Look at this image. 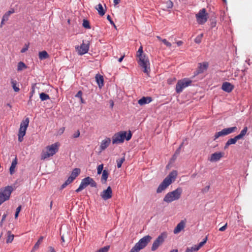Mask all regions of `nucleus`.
Returning a JSON list of instances; mask_svg holds the SVG:
<instances>
[{
  "instance_id": "cd10ccee",
  "label": "nucleus",
  "mask_w": 252,
  "mask_h": 252,
  "mask_svg": "<svg viewBox=\"0 0 252 252\" xmlns=\"http://www.w3.org/2000/svg\"><path fill=\"white\" fill-rule=\"evenodd\" d=\"M95 9L97 10L98 14L100 16H103L105 13V11L104 10L103 6L101 3H99L97 4L96 7Z\"/></svg>"
},
{
  "instance_id": "0e129e2a",
  "label": "nucleus",
  "mask_w": 252,
  "mask_h": 252,
  "mask_svg": "<svg viewBox=\"0 0 252 252\" xmlns=\"http://www.w3.org/2000/svg\"><path fill=\"white\" fill-rule=\"evenodd\" d=\"M6 217V214H4L2 216V219H1V222L3 221L5 219Z\"/></svg>"
},
{
  "instance_id": "79ce46f5",
  "label": "nucleus",
  "mask_w": 252,
  "mask_h": 252,
  "mask_svg": "<svg viewBox=\"0 0 252 252\" xmlns=\"http://www.w3.org/2000/svg\"><path fill=\"white\" fill-rule=\"evenodd\" d=\"M26 132L19 131L18 132V141L21 142L23 140V137L25 135Z\"/></svg>"
},
{
  "instance_id": "bb28decb",
  "label": "nucleus",
  "mask_w": 252,
  "mask_h": 252,
  "mask_svg": "<svg viewBox=\"0 0 252 252\" xmlns=\"http://www.w3.org/2000/svg\"><path fill=\"white\" fill-rule=\"evenodd\" d=\"M38 57L40 60H43L48 59L49 57V55L46 51H42L39 52Z\"/></svg>"
},
{
  "instance_id": "052dcab7",
  "label": "nucleus",
  "mask_w": 252,
  "mask_h": 252,
  "mask_svg": "<svg viewBox=\"0 0 252 252\" xmlns=\"http://www.w3.org/2000/svg\"><path fill=\"white\" fill-rule=\"evenodd\" d=\"M120 2V0H114V5H117L118 4H119Z\"/></svg>"
},
{
  "instance_id": "4c0bfd02",
  "label": "nucleus",
  "mask_w": 252,
  "mask_h": 252,
  "mask_svg": "<svg viewBox=\"0 0 252 252\" xmlns=\"http://www.w3.org/2000/svg\"><path fill=\"white\" fill-rule=\"evenodd\" d=\"M11 83L12 87L14 91L15 92H18L19 91L20 89H19V87L16 86L17 85L16 81L11 79Z\"/></svg>"
},
{
  "instance_id": "69168bd1",
  "label": "nucleus",
  "mask_w": 252,
  "mask_h": 252,
  "mask_svg": "<svg viewBox=\"0 0 252 252\" xmlns=\"http://www.w3.org/2000/svg\"><path fill=\"white\" fill-rule=\"evenodd\" d=\"M7 20H3V18L2 17L1 23H0V27H1L2 25L4 24V22L6 21Z\"/></svg>"
},
{
  "instance_id": "2eb2a0df",
  "label": "nucleus",
  "mask_w": 252,
  "mask_h": 252,
  "mask_svg": "<svg viewBox=\"0 0 252 252\" xmlns=\"http://www.w3.org/2000/svg\"><path fill=\"white\" fill-rule=\"evenodd\" d=\"M101 197L105 200L110 199L112 196V191L111 188L108 187L107 189L104 190L101 193Z\"/></svg>"
},
{
  "instance_id": "c9c22d12",
  "label": "nucleus",
  "mask_w": 252,
  "mask_h": 252,
  "mask_svg": "<svg viewBox=\"0 0 252 252\" xmlns=\"http://www.w3.org/2000/svg\"><path fill=\"white\" fill-rule=\"evenodd\" d=\"M43 239V237L41 236L39 238V239H38V240L37 241V242L36 243V244L33 246L32 251L36 250L37 249H38L39 248V245L42 243Z\"/></svg>"
},
{
  "instance_id": "09e8293b",
  "label": "nucleus",
  "mask_w": 252,
  "mask_h": 252,
  "mask_svg": "<svg viewBox=\"0 0 252 252\" xmlns=\"http://www.w3.org/2000/svg\"><path fill=\"white\" fill-rule=\"evenodd\" d=\"M29 47V44H25L24 45V47L21 50V52L23 53H25V52H26L28 50Z\"/></svg>"
},
{
  "instance_id": "0eeeda50",
  "label": "nucleus",
  "mask_w": 252,
  "mask_h": 252,
  "mask_svg": "<svg viewBox=\"0 0 252 252\" xmlns=\"http://www.w3.org/2000/svg\"><path fill=\"white\" fill-rule=\"evenodd\" d=\"M139 60L138 63L139 65L143 68V72L149 75L150 72V62L148 58L145 55L138 57Z\"/></svg>"
},
{
  "instance_id": "f03ea898",
  "label": "nucleus",
  "mask_w": 252,
  "mask_h": 252,
  "mask_svg": "<svg viewBox=\"0 0 252 252\" xmlns=\"http://www.w3.org/2000/svg\"><path fill=\"white\" fill-rule=\"evenodd\" d=\"M177 176V172L173 170L163 180L157 189V192L160 193L165 190L172 183L175 181Z\"/></svg>"
},
{
  "instance_id": "a19ab883",
  "label": "nucleus",
  "mask_w": 252,
  "mask_h": 252,
  "mask_svg": "<svg viewBox=\"0 0 252 252\" xmlns=\"http://www.w3.org/2000/svg\"><path fill=\"white\" fill-rule=\"evenodd\" d=\"M203 36V34L201 33L198 35L194 39V42L196 43L199 44L201 42L202 38Z\"/></svg>"
},
{
  "instance_id": "de8ad7c7",
  "label": "nucleus",
  "mask_w": 252,
  "mask_h": 252,
  "mask_svg": "<svg viewBox=\"0 0 252 252\" xmlns=\"http://www.w3.org/2000/svg\"><path fill=\"white\" fill-rule=\"evenodd\" d=\"M144 55V54H143V47L142 46H140L137 52V57H138Z\"/></svg>"
},
{
  "instance_id": "6ab92c4d",
  "label": "nucleus",
  "mask_w": 252,
  "mask_h": 252,
  "mask_svg": "<svg viewBox=\"0 0 252 252\" xmlns=\"http://www.w3.org/2000/svg\"><path fill=\"white\" fill-rule=\"evenodd\" d=\"M110 143H111V139L110 138L107 137V138H105L101 142V144H100V147H99L100 149V150L101 151L104 150L105 149H106L109 146Z\"/></svg>"
},
{
  "instance_id": "bf43d9fd",
  "label": "nucleus",
  "mask_w": 252,
  "mask_h": 252,
  "mask_svg": "<svg viewBox=\"0 0 252 252\" xmlns=\"http://www.w3.org/2000/svg\"><path fill=\"white\" fill-rule=\"evenodd\" d=\"M47 252H56L55 249L52 247H49L48 248V250Z\"/></svg>"
},
{
  "instance_id": "7ed1b4c3",
  "label": "nucleus",
  "mask_w": 252,
  "mask_h": 252,
  "mask_svg": "<svg viewBox=\"0 0 252 252\" xmlns=\"http://www.w3.org/2000/svg\"><path fill=\"white\" fill-rule=\"evenodd\" d=\"M132 137V133L130 131L127 133L126 131H121L114 134L112 136L113 144H118L123 143L125 139L126 141L129 140Z\"/></svg>"
},
{
  "instance_id": "6e6d98bb",
  "label": "nucleus",
  "mask_w": 252,
  "mask_h": 252,
  "mask_svg": "<svg viewBox=\"0 0 252 252\" xmlns=\"http://www.w3.org/2000/svg\"><path fill=\"white\" fill-rule=\"evenodd\" d=\"M82 91H79L78 92V93L75 95V97L80 98L82 97Z\"/></svg>"
},
{
  "instance_id": "37998d69",
  "label": "nucleus",
  "mask_w": 252,
  "mask_h": 252,
  "mask_svg": "<svg viewBox=\"0 0 252 252\" xmlns=\"http://www.w3.org/2000/svg\"><path fill=\"white\" fill-rule=\"evenodd\" d=\"M82 25L83 27L86 29H90L91 28V27L90 26V23L87 20H83Z\"/></svg>"
},
{
  "instance_id": "a18cd8bd",
  "label": "nucleus",
  "mask_w": 252,
  "mask_h": 252,
  "mask_svg": "<svg viewBox=\"0 0 252 252\" xmlns=\"http://www.w3.org/2000/svg\"><path fill=\"white\" fill-rule=\"evenodd\" d=\"M103 164L99 165L97 167V172L98 174H100L103 172Z\"/></svg>"
},
{
  "instance_id": "1a4fd4ad",
  "label": "nucleus",
  "mask_w": 252,
  "mask_h": 252,
  "mask_svg": "<svg viewBox=\"0 0 252 252\" xmlns=\"http://www.w3.org/2000/svg\"><path fill=\"white\" fill-rule=\"evenodd\" d=\"M192 83V81L188 78H184L178 81L176 86V91L177 93H181L183 89L189 86Z\"/></svg>"
},
{
  "instance_id": "49530a36",
  "label": "nucleus",
  "mask_w": 252,
  "mask_h": 252,
  "mask_svg": "<svg viewBox=\"0 0 252 252\" xmlns=\"http://www.w3.org/2000/svg\"><path fill=\"white\" fill-rule=\"evenodd\" d=\"M21 205H20L16 208V212H15V219H17L18 218L19 214L20 212L21 211Z\"/></svg>"
},
{
  "instance_id": "c03bdc74",
  "label": "nucleus",
  "mask_w": 252,
  "mask_h": 252,
  "mask_svg": "<svg viewBox=\"0 0 252 252\" xmlns=\"http://www.w3.org/2000/svg\"><path fill=\"white\" fill-rule=\"evenodd\" d=\"M110 249V246H106L99 249L96 252H108Z\"/></svg>"
},
{
  "instance_id": "680f3d73",
  "label": "nucleus",
  "mask_w": 252,
  "mask_h": 252,
  "mask_svg": "<svg viewBox=\"0 0 252 252\" xmlns=\"http://www.w3.org/2000/svg\"><path fill=\"white\" fill-rule=\"evenodd\" d=\"M183 42L182 41H178L177 42V44L178 46H180L183 44Z\"/></svg>"
},
{
  "instance_id": "c85d7f7f",
  "label": "nucleus",
  "mask_w": 252,
  "mask_h": 252,
  "mask_svg": "<svg viewBox=\"0 0 252 252\" xmlns=\"http://www.w3.org/2000/svg\"><path fill=\"white\" fill-rule=\"evenodd\" d=\"M108 177V172L106 170H104L102 172V177H101V182L103 184H104L106 182L107 178Z\"/></svg>"
},
{
  "instance_id": "473e14b6",
  "label": "nucleus",
  "mask_w": 252,
  "mask_h": 252,
  "mask_svg": "<svg viewBox=\"0 0 252 252\" xmlns=\"http://www.w3.org/2000/svg\"><path fill=\"white\" fill-rule=\"evenodd\" d=\"M165 6L163 8V10H166L167 9L172 8L173 6V3L170 0H167L165 2Z\"/></svg>"
},
{
  "instance_id": "c756f323",
  "label": "nucleus",
  "mask_w": 252,
  "mask_h": 252,
  "mask_svg": "<svg viewBox=\"0 0 252 252\" xmlns=\"http://www.w3.org/2000/svg\"><path fill=\"white\" fill-rule=\"evenodd\" d=\"M14 235L11 233L10 231H8L7 232V239H6V243H11L14 239Z\"/></svg>"
},
{
  "instance_id": "4d7b16f0",
  "label": "nucleus",
  "mask_w": 252,
  "mask_h": 252,
  "mask_svg": "<svg viewBox=\"0 0 252 252\" xmlns=\"http://www.w3.org/2000/svg\"><path fill=\"white\" fill-rule=\"evenodd\" d=\"M80 131L79 130H77L75 133L73 135V138H77L78 137L80 136Z\"/></svg>"
},
{
  "instance_id": "a211bd4d",
  "label": "nucleus",
  "mask_w": 252,
  "mask_h": 252,
  "mask_svg": "<svg viewBox=\"0 0 252 252\" xmlns=\"http://www.w3.org/2000/svg\"><path fill=\"white\" fill-rule=\"evenodd\" d=\"M234 88L233 85L227 82H224L221 86L222 90L227 93L231 92L233 90Z\"/></svg>"
},
{
  "instance_id": "f257e3e1",
  "label": "nucleus",
  "mask_w": 252,
  "mask_h": 252,
  "mask_svg": "<svg viewBox=\"0 0 252 252\" xmlns=\"http://www.w3.org/2000/svg\"><path fill=\"white\" fill-rule=\"evenodd\" d=\"M60 146V144L59 142H56L46 146L45 149L42 151L41 159L45 160L53 156L58 152Z\"/></svg>"
},
{
  "instance_id": "9d476101",
  "label": "nucleus",
  "mask_w": 252,
  "mask_h": 252,
  "mask_svg": "<svg viewBox=\"0 0 252 252\" xmlns=\"http://www.w3.org/2000/svg\"><path fill=\"white\" fill-rule=\"evenodd\" d=\"M195 17L197 23L200 25H203L207 22L208 14L206 12L205 8H202L196 14Z\"/></svg>"
},
{
  "instance_id": "7c9ffc66",
  "label": "nucleus",
  "mask_w": 252,
  "mask_h": 252,
  "mask_svg": "<svg viewBox=\"0 0 252 252\" xmlns=\"http://www.w3.org/2000/svg\"><path fill=\"white\" fill-rule=\"evenodd\" d=\"M208 240L207 236H206V237L204 238L203 241L201 242L198 245H194V250L195 251H198L207 242Z\"/></svg>"
},
{
  "instance_id": "4468645a",
  "label": "nucleus",
  "mask_w": 252,
  "mask_h": 252,
  "mask_svg": "<svg viewBox=\"0 0 252 252\" xmlns=\"http://www.w3.org/2000/svg\"><path fill=\"white\" fill-rule=\"evenodd\" d=\"M89 49V43H85L84 41L80 45L75 47V50L79 55H83L87 53Z\"/></svg>"
},
{
  "instance_id": "58836bf2",
  "label": "nucleus",
  "mask_w": 252,
  "mask_h": 252,
  "mask_svg": "<svg viewBox=\"0 0 252 252\" xmlns=\"http://www.w3.org/2000/svg\"><path fill=\"white\" fill-rule=\"evenodd\" d=\"M14 12V10L13 9H11L7 11L6 13H5L2 17L3 18V20L7 21L8 20L9 16Z\"/></svg>"
},
{
  "instance_id": "ea45409f",
  "label": "nucleus",
  "mask_w": 252,
  "mask_h": 252,
  "mask_svg": "<svg viewBox=\"0 0 252 252\" xmlns=\"http://www.w3.org/2000/svg\"><path fill=\"white\" fill-rule=\"evenodd\" d=\"M125 161V157H124L122 158H119V159H117L116 162H117V165L118 168H121L122 167V165L123 163Z\"/></svg>"
},
{
  "instance_id": "dca6fc26",
  "label": "nucleus",
  "mask_w": 252,
  "mask_h": 252,
  "mask_svg": "<svg viewBox=\"0 0 252 252\" xmlns=\"http://www.w3.org/2000/svg\"><path fill=\"white\" fill-rule=\"evenodd\" d=\"M186 220H181L174 228L173 232L174 234H178L180 233L182 230H183L186 226Z\"/></svg>"
},
{
  "instance_id": "b1692460",
  "label": "nucleus",
  "mask_w": 252,
  "mask_h": 252,
  "mask_svg": "<svg viewBox=\"0 0 252 252\" xmlns=\"http://www.w3.org/2000/svg\"><path fill=\"white\" fill-rule=\"evenodd\" d=\"M95 80L99 87L101 88L104 85L103 76L99 74H96L95 76Z\"/></svg>"
},
{
  "instance_id": "39448f33",
  "label": "nucleus",
  "mask_w": 252,
  "mask_h": 252,
  "mask_svg": "<svg viewBox=\"0 0 252 252\" xmlns=\"http://www.w3.org/2000/svg\"><path fill=\"white\" fill-rule=\"evenodd\" d=\"M151 239L152 237L149 235L143 237L135 244L129 252H139L141 250L144 249L147 245Z\"/></svg>"
},
{
  "instance_id": "5fc2aeb1",
  "label": "nucleus",
  "mask_w": 252,
  "mask_h": 252,
  "mask_svg": "<svg viewBox=\"0 0 252 252\" xmlns=\"http://www.w3.org/2000/svg\"><path fill=\"white\" fill-rule=\"evenodd\" d=\"M227 223L225 224L224 225H223V226L221 227L219 229V231H224L226 230V228H227Z\"/></svg>"
},
{
  "instance_id": "4be33fe9",
  "label": "nucleus",
  "mask_w": 252,
  "mask_h": 252,
  "mask_svg": "<svg viewBox=\"0 0 252 252\" xmlns=\"http://www.w3.org/2000/svg\"><path fill=\"white\" fill-rule=\"evenodd\" d=\"M152 101V98L151 97L147 96V97H142L141 99H140L138 101V103L140 105H143L149 103Z\"/></svg>"
},
{
  "instance_id": "e2e57ef3",
  "label": "nucleus",
  "mask_w": 252,
  "mask_h": 252,
  "mask_svg": "<svg viewBox=\"0 0 252 252\" xmlns=\"http://www.w3.org/2000/svg\"><path fill=\"white\" fill-rule=\"evenodd\" d=\"M125 57V55H123V56H122L119 60H118V61L121 63L122 62V61H123L124 58Z\"/></svg>"
},
{
  "instance_id": "603ef678",
  "label": "nucleus",
  "mask_w": 252,
  "mask_h": 252,
  "mask_svg": "<svg viewBox=\"0 0 252 252\" xmlns=\"http://www.w3.org/2000/svg\"><path fill=\"white\" fill-rule=\"evenodd\" d=\"M34 93V87H32V90L31 92V95L30 96V99L28 101V103H29L32 101V97L33 96Z\"/></svg>"
},
{
  "instance_id": "338daca9",
  "label": "nucleus",
  "mask_w": 252,
  "mask_h": 252,
  "mask_svg": "<svg viewBox=\"0 0 252 252\" xmlns=\"http://www.w3.org/2000/svg\"><path fill=\"white\" fill-rule=\"evenodd\" d=\"M80 101H81V102L82 103H85V101H84V99H83L82 97L80 98Z\"/></svg>"
},
{
  "instance_id": "9b49d317",
  "label": "nucleus",
  "mask_w": 252,
  "mask_h": 252,
  "mask_svg": "<svg viewBox=\"0 0 252 252\" xmlns=\"http://www.w3.org/2000/svg\"><path fill=\"white\" fill-rule=\"evenodd\" d=\"M237 130V128L236 126L230 127L228 128H225L222 129L221 131L216 132L214 135V140H216L220 136H223L227 135H228L230 133L234 132Z\"/></svg>"
},
{
  "instance_id": "5701e85b",
  "label": "nucleus",
  "mask_w": 252,
  "mask_h": 252,
  "mask_svg": "<svg viewBox=\"0 0 252 252\" xmlns=\"http://www.w3.org/2000/svg\"><path fill=\"white\" fill-rule=\"evenodd\" d=\"M238 140H239V139L237 136H235L234 138L229 139L225 143L224 149H227L228 146L231 144H235Z\"/></svg>"
},
{
  "instance_id": "423d86ee",
  "label": "nucleus",
  "mask_w": 252,
  "mask_h": 252,
  "mask_svg": "<svg viewBox=\"0 0 252 252\" xmlns=\"http://www.w3.org/2000/svg\"><path fill=\"white\" fill-rule=\"evenodd\" d=\"M13 189L10 186L0 189V205L9 199Z\"/></svg>"
},
{
  "instance_id": "6e6552de",
  "label": "nucleus",
  "mask_w": 252,
  "mask_h": 252,
  "mask_svg": "<svg viewBox=\"0 0 252 252\" xmlns=\"http://www.w3.org/2000/svg\"><path fill=\"white\" fill-rule=\"evenodd\" d=\"M88 185H90L92 187H96V183L93 178L90 177H86L82 180L79 188L75 190V191L76 192H79L86 188Z\"/></svg>"
},
{
  "instance_id": "f8f14e48",
  "label": "nucleus",
  "mask_w": 252,
  "mask_h": 252,
  "mask_svg": "<svg viewBox=\"0 0 252 252\" xmlns=\"http://www.w3.org/2000/svg\"><path fill=\"white\" fill-rule=\"evenodd\" d=\"M237 130V128L236 126L230 127L228 128H225L222 129L221 131L216 132L214 135V140H216L220 136H223L227 135H228L230 133L234 132Z\"/></svg>"
},
{
  "instance_id": "393cba45",
  "label": "nucleus",
  "mask_w": 252,
  "mask_h": 252,
  "mask_svg": "<svg viewBox=\"0 0 252 252\" xmlns=\"http://www.w3.org/2000/svg\"><path fill=\"white\" fill-rule=\"evenodd\" d=\"M17 164V159L15 157V158L12 160L11 165L9 168V171L11 175H12L15 172V169Z\"/></svg>"
},
{
  "instance_id": "8fccbe9b",
  "label": "nucleus",
  "mask_w": 252,
  "mask_h": 252,
  "mask_svg": "<svg viewBox=\"0 0 252 252\" xmlns=\"http://www.w3.org/2000/svg\"><path fill=\"white\" fill-rule=\"evenodd\" d=\"M184 143V141H183L181 144L180 145L179 147L176 150L175 152V155H179L180 153L181 148L183 147Z\"/></svg>"
},
{
  "instance_id": "774afa93",
  "label": "nucleus",
  "mask_w": 252,
  "mask_h": 252,
  "mask_svg": "<svg viewBox=\"0 0 252 252\" xmlns=\"http://www.w3.org/2000/svg\"><path fill=\"white\" fill-rule=\"evenodd\" d=\"M170 252H178V250H177V249L173 250L171 251Z\"/></svg>"
},
{
  "instance_id": "f3484780",
  "label": "nucleus",
  "mask_w": 252,
  "mask_h": 252,
  "mask_svg": "<svg viewBox=\"0 0 252 252\" xmlns=\"http://www.w3.org/2000/svg\"><path fill=\"white\" fill-rule=\"evenodd\" d=\"M209 63L207 62H203L202 63H199L198 68L197 70V73L200 74L204 72L206 70L208 67Z\"/></svg>"
},
{
  "instance_id": "ddd939ff",
  "label": "nucleus",
  "mask_w": 252,
  "mask_h": 252,
  "mask_svg": "<svg viewBox=\"0 0 252 252\" xmlns=\"http://www.w3.org/2000/svg\"><path fill=\"white\" fill-rule=\"evenodd\" d=\"M166 237L167 234L166 233H162L160 235H159L153 244L151 248L152 251H155L157 250L158 247L163 243L164 239Z\"/></svg>"
},
{
  "instance_id": "13d9d810",
  "label": "nucleus",
  "mask_w": 252,
  "mask_h": 252,
  "mask_svg": "<svg viewBox=\"0 0 252 252\" xmlns=\"http://www.w3.org/2000/svg\"><path fill=\"white\" fill-rule=\"evenodd\" d=\"M107 19L110 21V23L115 26V24L113 21L112 20L111 16L109 15H108L107 16Z\"/></svg>"
},
{
  "instance_id": "72a5a7b5",
  "label": "nucleus",
  "mask_w": 252,
  "mask_h": 252,
  "mask_svg": "<svg viewBox=\"0 0 252 252\" xmlns=\"http://www.w3.org/2000/svg\"><path fill=\"white\" fill-rule=\"evenodd\" d=\"M248 131V127L247 126H245L243 130H241L240 133L237 135V137L239 139H242L244 136L246 134L247 132Z\"/></svg>"
},
{
  "instance_id": "f704fd0d",
  "label": "nucleus",
  "mask_w": 252,
  "mask_h": 252,
  "mask_svg": "<svg viewBox=\"0 0 252 252\" xmlns=\"http://www.w3.org/2000/svg\"><path fill=\"white\" fill-rule=\"evenodd\" d=\"M74 180L72 177L69 176L66 181L62 185L61 188L62 189L65 188L67 185L71 183Z\"/></svg>"
},
{
  "instance_id": "aec40b11",
  "label": "nucleus",
  "mask_w": 252,
  "mask_h": 252,
  "mask_svg": "<svg viewBox=\"0 0 252 252\" xmlns=\"http://www.w3.org/2000/svg\"><path fill=\"white\" fill-rule=\"evenodd\" d=\"M29 119L27 118L21 123L19 131L26 132L27 128L29 126Z\"/></svg>"
},
{
  "instance_id": "e433bc0d",
  "label": "nucleus",
  "mask_w": 252,
  "mask_h": 252,
  "mask_svg": "<svg viewBox=\"0 0 252 252\" xmlns=\"http://www.w3.org/2000/svg\"><path fill=\"white\" fill-rule=\"evenodd\" d=\"M39 97L41 101H44L50 99V96L48 94L41 93L39 94Z\"/></svg>"
},
{
  "instance_id": "864d4df0",
  "label": "nucleus",
  "mask_w": 252,
  "mask_h": 252,
  "mask_svg": "<svg viewBox=\"0 0 252 252\" xmlns=\"http://www.w3.org/2000/svg\"><path fill=\"white\" fill-rule=\"evenodd\" d=\"M195 246L192 247L191 248H188L187 249L186 251V252H196V251H195L194 249Z\"/></svg>"
},
{
  "instance_id": "3c124183",
  "label": "nucleus",
  "mask_w": 252,
  "mask_h": 252,
  "mask_svg": "<svg viewBox=\"0 0 252 252\" xmlns=\"http://www.w3.org/2000/svg\"><path fill=\"white\" fill-rule=\"evenodd\" d=\"M162 42L167 47H171V44L169 42H168L166 39H163L162 40Z\"/></svg>"
},
{
  "instance_id": "2f4dec72",
  "label": "nucleus",
  "mask_w": 252,
  "mask_h": 252,
  "mask_svg": "<svg viewBox=\"0 0 252 252\" xmlns=\"http://www.w3.org/2000/svg\"><path fill=\"white\" fill-rule=\"evenodd\" d=\"M27 68V66L26 64L23 62H20L18 63L17 65V71H21L24 69H25Z\"/></svg>"
},
{
  "instance_id": "20e7f679",
  "label": "nucleus",
  "mask_w": 252,
  "mask_h": 252,
  "mask_svg": "<svg viewBox=\"0 0 252 252\" xmlns=\"http://www.w3.org/2000/svg\"><path fill=\"white\" fill-rule=\"evenodd\" d=\"M183 190L181 188H178L175 190L168 192L164 197L163 201L167 203L178 200L181 198Z\"/></svg>"
},
{
  "instance_id": "412c9836",
  "label": "nucleus",
  "mask_w": 252,
  "mask_h": 252,
  "mask_svg": "<svg viewBox=\"0 0 252 252\" xmlns=\"http://www.w3.org/2000/svg\"><path fill=\"white\" fill-rule=\"evenodd\" d=\"M222 157V154L220 152L219 153H215L211 155L210 158L209 160L210 161H217L220 160L221 158Z\"/></svg>"
},
{
  "instance_id": "a878e982",
  "label": "nucleus",
  "mask_w": 252,
  "mask_h": 252,
  "mask_svg": "<svg viewBox=\"0 0 252 252\" xmlns=\"http://www.w3.org/2000/svg\"><path fill=\"white\" fill-rule=\"evenodd\" d=\"M81 170L79 168H74L70 175V177L73 178V179L75 180V178L80 174Z\"/></svg>"
}]
</instances>
